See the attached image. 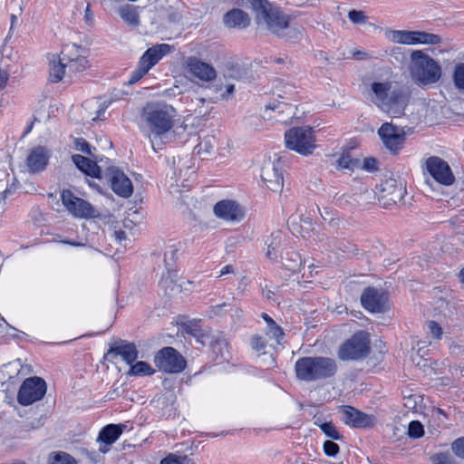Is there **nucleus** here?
Here are the masks:
<instances>
[{
	"instance_id": "64",
	"label": "nucleus",
	"mask_w": 464,
	"mask_h": 464,
	"mask_svg": "<svg viewBox=\"0 0 464 464\" xmlns=\"http://www.w3.org/2000/svg\"><path fill=\"white\" fill-rule=\"evenodd\" d=\"M203 144H204V146L206 147V150H207L208 152H210V150L208 149V141H207V140H206Z\"/></svg>"
},
{
	"instance_id": "23",
	"label": "nucleus",
	"mask_w": 464,
	"mask_h": 464,
	"mask_svg": "<svg viewBox=\"0 0 464 464\" xmlns=\"http://www.w3.org/2000/svg\"><path fill=\"white\" fill-rule=\"evenodd\" d=\"M110 353L121 356L122 360L128 364H132L135 362L139 355L136 345L133 343H129L126 341H121L115 343L111 348Z\"/></svg>"
},
{
	"instance_id": "53",
	"label": "nucleus",
	"mask_w": 464,
	"mask_h": 464,
	"mask_svg": "<svg viewBox=\"0 0 464 464\" xmlns=\"http://www.w3.org/2000/svg\"><path fill=\"white\" fill-rule=\"evenodd\" d=\"M139 63H140V65L145 66V68H147V70H149V71L153 66H155V63H154L152 58L150 57V52H148V50H146L143 53V54L141 55V57L140 58Z\"/></svg>"
},
{
	"instance_id": "18",
	"label": "nucleus",
	"mask_w": 464,
	"mask_h": 464,
	"mask_svg": "<svg viewBox=\"0 0 464 464\" xmlns=\"http://www.w3.org/2000/svg\"><path fill=\"white\" fill-rule=\"evenodd\" d=\"M408 103L409 95L403 90L392 89L381 110L391 117L398 118L404 114Z\"/></svg>"
},
{
	"instance_id": "13",
	"label": "nucleus",
	"mask_w": 464,
	"mask_h": 464,
	"mask_svg": "<svg viewBox=\"0 0 464 464\" xmlns=\"http://www.w3.org/2000/svg\"><path fill=\"white\" fill-rule=\"evenodd\" d=\"M84 49L77 44L66 46L61 53L67 65V76L83 72L88 67V60L82 54Z\"/></svg>"
},
{
	"instance_id": "6",
	"label": "nucleus",
	"mask_w": 464,
	"mask_h": 464,
	"mask_svg": "<svg viewBox=\"0 0 464 464\" xmlns=\"http://www.w3.org/2000/svg\"><path fill=\"white\" fill-rule=\"evenodd\" d=\"M370 352L369 334L363 331L355 333L338 350L342 361H357L365 358Z\"/></svg>"
},
{
	"instance_id": "56",
	"label": "nucleus",
	"mask_w": 464,
	"mask_h": 464,
	"mask_svg": "<svg viewBox=\"0 0 464 464\" xmlns=\"http://www.w3.org/2000/svg\"><path fill=\"white\" fill-rule=\"evenodd\" d=\"M9 73L7 71L0 68V92L5 87Z\"/></svg>"
},
{
	"instance_id": "63",
	"label": "nucleus",
	"mask_w": 464,
	"mask_h": 464,
	"mask_svg": "<svg viewBox=\"0 0 464 464\" xmlns=\"http://www.w3.org/2000/svg\"><path fill=\"white\" fill-rule=\"evenodd\" d=\"M364 54H365V53H360V52H359V53H355V54H354V56H355L356 58H360V59H361V58H362V56H363Z\"/></svg>"
},
{
	"instance_id": "32",
	"label": "nucleus",
	"mask_w": 464,
	"mask_h": 464,
	"mask_svg": "<svg viewBox=\"0 0 464 464\" xmlns=\"http://www.w3.org/2000/svg\"><path fill=\"white\" fill-rule=\"evenodd\" d=\"M266 109H270L277 114L275 115L274 118L278 121L286 122L295 115L294 107L290 104L284 102L279 103L278 105L274 107L267 106Z\"/></svg>"
},
{
	"instance_id": "10",
	"label": "nucleus",
	"mask_w": 464,
	"mask_h": 464,
	"mask_svg": "<svg viewBox=\"0 0 464 464\" xmlns=\"http://www.w3.org/2000/svg\"><path fill=\"white\" fill-rule=\"evenodd\" d=\"M46 383L40 377H29L25 379L17 394V401L23 406H28L40 401L46 392Z\"/></svg>"
},
{
	"instance_id": "50",
	"label": "nucleus",
	"mask_w": 464,
	"mask_h": 464,
	"mask_svg": "<svg viewBox=\"0 0 464 464\" xmlns=\"http://www.w3.org/2000/svg\"><path fill=\"white\" fill-rule=\"evenodd\" d=\"M74 148L76 150L84 154L92 155L90 144L82 138H77L74 140Z\"/></svg>"
},
{
	"instance_id": "49",
	"label": "nucleus",
	"mask_w": 464,
	"mask_h": 464,
	"mask_svg": "<svg viewBox=\"0 0 464 464\" xmlns=\"http://www.w3.org/2000/svg\"><path fill=\"white\" fill-rule=\"evenodd\" d=\"M324 452L328 457H335L337 453L339 452V446L332 441V440H326L324 442Z\"/></svg>"
},
{
	"instance_id": "14",
	"label": "nucleus",
	"mask_w": 464,
	"mask_h": 464,
	"mask_svg": "<svg viewBox=\"0 0 464 464\" xmlns=\"http://www.w3.org/2000/svg\"><path fill=\"white\" fill-rule=\"evenodd\" d=\"M213 212L218 218L229 223L239 222L245 216L243 207L232 199L218 201L213 207Z\"/></svg>"
},
{
	"instance_id": "55",
	"label": "nucleus",
	"mask_w": 464,
	"mask_h": 464,
	"mask_svg": "<svg viewBox=\"0 0 464 464\" xmlns=\"http://www.w3.org/2000/svg\"><path fill=\"white\" fill-rule=\"evenodd\" d=\"M87 457L88 459L93 462V463H97L99 461H101L102 459V453H100V451H95V450H89L87 451Z\"/></svg>"
},
{
	"instance_id": "1",
	"label": "nucleus",
	"mask_w": 464,
	"mask_h": 464,
	"mask_svg": "<svg viewBox=\"0 0 464 464\" xmlns=\"http://www.w3.org/2000/svg\"><path fill=\"white\" fill-rule=\"evenodd\" d=\"M176 113L174 107L165 102H149L143 108L141 117L150 130L152 146L158 140L163 141L172 130Z\"/></svg>"
},
{
	"instance_id": "35",
	"label": "nucleus",
	"mask_w": 464,
	"mask_h": 464,
	"mask_svg": "<svg viewBox=\"0 0 464 464\" xmlns=\"http://www.w3.org/2000/svg\"><path fill=\"white\" fill-rule=\"evenodd\" d=\"M179 247L175 244L166 246L164 250V264L166 269L169 272L173 270L178 259Z\"/></svg>"
},
{
	"instance_id": "20",
	"label": "nucleus",
	"mask_w": 464,
	"mask_h": 464,
	"mask_svg": "<svg viewBox=\"0 0 464 464\" xmlns=\"http://www.w3.org/2000/svg\"><path fill=\"white\" fill-rule=\"evenodd\" d=\"M126 424H108L104 426L98 434L96 441L99 443L100 453L106 454L110 451L111 445L117 441L124 430Z\"/></svg>"
},
{
	"instance_id": "25",
	"label": "nucleus",
	"mask_w": 464,
	"mask_h": 464,
	"mask_svg": "<svg viewBox=\"0 0 464 464\" xmlns=\"http://www.w3.org/2000/svg\"><path fill=\"white\" fill-rule=\"evenodd\" d=\"M392 91L390 82H374L371 84V101L381 109Z\"/></svg>"
},
{
	"instance_id": "47",
	"label": "nucleus",
	"mask_w": 464,
	"mask_h": 464,
	"mask_svg": "<svg viewBox=\"0 0 464 464\" xmlns=\"http://www.w3.org/2000/svg\"><path fill=\"white\" fill-rule=\"evenodd\" d=\"M451 450L457 457L464 459V437L455 440L451 444Z\"/></svg>"
},
{
	"instance_id": "37",
	"label": "nucleus",
	"mask_w": 464,
	"mask_h": 464,
	"mask_svg": "<svg viewBox=\"0 0 464 464\" xmlns=\"http://www.w3.org/2000/svg\"><path fill=\"white\" fill-rule=\"evenodd\" d=\"M281 234L279 232L273 233L270 238H267L266 245L267 246L266 256L275 259L277 256V250L280 244Z\"/></svg>"
},
{
	"instance_id": "51",
	"label": "nucleus",
	"mask_w": 464,
	"mask_h": 464,
	"mask_svg": "<svg viewBox=\"0 0 464 464\" xmlns=\"http://www.w3.org/2000/svg\"><path fill=\"white\" fill-rule=\"evenodd\" d=\"M427 328L435 339H440L442 334V329L435 321H429L427 323Z\"/></svg>"
},
{
	"instance_id": "21",
	"label": "nucleus",
	"mask_w": 464,
	"mask_h": 464,
	"mask_svg": "<svg viewBox=\"0 0 464 464\" xmlns=\"http://www.w3.org/2000/svg\"><path fill=\"white\" fill-rule=\"evenodd\" d=\"M51 155V150L44 146H37L30 150L25 160L28 172L35 174L44 171Z\"/></svg>"
},
{
	"instance_id": "12",
	"label": "nucleus",
	"mask_w": 464,
	"mask_h": 464,
	"mask_svg": "<svg viewBox=\"0 0 464 464\" xmlns=\"http://www.w3.org/2000/svg\"><path fill=\"white\" fill-rule=\"evenodd\" d=\"M384 147L392 153H398L404 145L406 137L403 129L391 122H384L377 131Z\"/></svg>"
},
{
	"instance_id": "11",
	"label": "nucleus",
	"mask_w": 464,
	"mask_h": 464,
	"mask_svg": "<svg viewBox=\"0 0 464 464\" xmlns=\"http://www.w3.org/2000/svg\"><path fill=\"white\" fill-rule=\"evenodd\" d=\"M284 162L281 158L267 160L261 170V178L266 188L274 192H281L284 187Z\"/></svg>"
},
{
	"instance_id": "2",
	"label": "nucleus",
	"mask_w": 464,
	"mask_h": 464,
	"mask_svg": "<svg viewBox=\"0 0 464 464\" xmlns=\"http://www.w3.org/2000/svg\"><path fill=\"white\" fill-rule=\"evenodd\" d=\"M336 362L330 357L307 356L299 358L295 363L297 379L314 382L331 378L337 372Z\"/></svg>"
},
{
	"instance_id": "15",
	"label": "nucleus",
	"mask_w": 464,
	"mask_h": 464,
	"mask_svg": "<svg viewBox=\"0 0 464 464\" xmlns=\"http://www.w3.org/2000/svg\"><path fill=\"white\" fill-rule=\"evenodd\" d=\"M339 412L342 414V420L355 429L371 428L375 423L373 415L364 413L349 405L341 406Z\"/></svg>"
},
{
	"instance_id": "48",
	"label": "nucleus",
	"mask_w": 464,
	"mask_h": 464,
	"mask_svg": "<svg viewBox=\"0 0 464 464\" xmlns=\"http://www.w3.org/2000/svg\"><path fill=\"white\" fill-rule=\"evenodd\" d=\"M225 77L233 78L237 80L240 79L242 77L240 68L237 65L227 63L226 66Z\"/></svg>"
},
{
	"instance_id": "39",
	"label": "nucleus",
	"mask_w": 464,
	"mask_h": 464,
	"mask_svg": "<svg viewBox=\"0 0 464 464\" xmlns=\"http://www.w3.org/2000/svg\"><path fill=\"white\" fill-rule=\"evenodd\" d=\"M452 78L455 87L464 92V63L456 64Z\"/></svg>"
},
{
	"instance_id": "28",
	"label": "nucleus",
	"mask_w": 464,
	"mask_h": 464,
	"mask_svg": "<svg viewBox=\"0 0 464 464\" xmlns=\"http://www.w3.org/2000/svg\"><path fill=\"white\" fill-rule=\"evenodd\" d=\"M72 160L75 166L83 173L93 178H100L101 169L96 162L80 154L72 155Z\"/></svg>"
},
{
	"instance_id": "29",
	"label": "nucleus",
	"mask_w": 464,
	"mask_h": 464,
	"mask_svg": "<svg viewBox=\"0 0 464 464\" xmlns=\"http://www.w3.org/2000/svg\"><path fill=\"white\" fill-rule=\"evenodd\" d=\"M261 317L266 324V334L276 341L277 344H281L282 340L284 339L285 333L281 326H279L272 317H270L267 314L262 313Z\"/></svg>"
},
{
	"instance_id": "38",
	"label": "nucleus",
	"mask_w": 464,
	"mask_h": 464,
	"mask_svg": "<svg viewBox=\"0 0 464 464\" xmlns=\"http://www.w3.org/2000/svg\"><path fill=\"white\" fill-rule=\"evenodd\" d=\"M314 424L319 426L322 431L332 440H339L342 439L341 434L337 430L336 427L332 422L320 423L318 420L314 421Z\"/></svg>"
},
{
	"instance_id": "46",
	"label": "nucleus",
	"mask_w": 464,
	"mask_h": 464,
	"mask_svg": "<svg viewBox=\"0 0 464 464\" xmlns=\"http://www.w3.org/2000/svg\"><path fill=\"white\" fill-rule=\"evenodd\" d=\"M349 20L355 24H365L367 21V16L362 11L358 10H351L348 13Z\"/></svg>"
},
{
	"instance_id": "36",
	"label": "nucleus",
	"mask_w": 464,
	"mask_h": 464,
	"mask_svg": "<svg viewBox=\"0 0 464 464\" xmlns=\"http://www.w3.org/2000/svg\"><path fill=\"white\" fill-rule=\"evenodd\" d=\"M47 464H78V462L67 452L53 451L50 453Z\"/></svg>"
},
{
	"instance_id": "41",
	"label": "nucleus",
	"mask_w": 464,
	"mask_h": 464,
	"mask_svg": "<svg viewBox=\"0 0 464 464\" xmlns=\"http://www.w3.org/2000/svg\"><path fill=\"white\" fill-rule=\"evenodd\" d=\"M251 348L256 352L266 353V348L267 346V342L265 337L255 334L250 339Z\"/></svg>"
},
{
	"instance_id": "31",
	"label": "nucleus",
	"mask_w": 464,
	"mask_h": 464,
	"mask_svg": "<svg viewBox=\"0 0 464 464\" xmlns=\"http://www.w3.org/2000/svg\"><path fill=\"white\" fill-rule=\"evenodd\" d=\"M121 18L130 26L136 27L140 24L138 7L132 5H125L119 8Z\"/></svg>"
},
{
	"instance_id": "34",
	"label": "nucleus",
	"mask_w": 464,
	"mask_h": 464,
	"mask_svg": "<svg viewBox=\"0 0 464 464\" xmlns=\"http://www.w3.org/2000/svg\"><path fill=\"white\" fill-rule=\"evenodd\" d=\"M130 365L128 372L130 376H150L155 373V370L146 362L139 361Z\"/></svg>"
},
{
	"instance_id": "62",
	"label": "nucleus",
	"mask_w": 464,
	"mask_h": 464,
	"mask_svg": "<svg viewBox=\"0 0 464 464\" xmlns=\"http://www.w3.org/2000/svg\"><path fill=\"white\" fill-rule=\"evenodd\" d=\"M435 411L438 414L445 416V412L443 410L437 408Z\"/></svg>"
},
{
	"instance_id": "8",
	"label": "nucleus",
	"mask_w": 464,
	"mask_h": 464,
	"mask_svg": "<svg viewBox=\"0 0 464 464\" xmlns=\"http://www.w3.org/2000/svg\"><path fill=\"white\" fill-rule=\"evenodd\" d=\"M386 37L392 43L416 45L430 44L436 45L441 43L440 35L427 33L424 31H408V30H388L385 33Z\"/></svg>"
},
{
	"instance_id": "3",
	"label": "nucleus",
	"mask_w": 464,
	"mask_h": 464,
	"mask_svg": "<svg viewBox=\"0 0 464 464\" xmlns=\"http://www.w3.org/2000/svg\"><path fill=\"white\" fill-rule=\"evenodd\" d=\"M409 70L412 80L420 86L435 84L442 76L439 62L421 50L411 52Z\"/></svg>"
},
{
	"instance_id": "7",
	"label": "nucleus",
	"mask_w": 464,
	"mask_h": 464,
	"mask_svg": "<svg viewBox=\"0 0 464 464\" xmlns=\"http://www.w3.org/2000/svg\"><path fill=\"white\" fill-rule=\"evenodd\" d=\"M61 201L68 213L78 219H92L98 218L100 212L89 201L75 196L70 189L61 192Z\"/></svg>"
},
{
	"instance_id": "44",
	"label": "nucleus",
	"mask_w": 464,
	"mask_h": 464,
	"mask_svg": "<svg viewBox=\"0 0 464 464\" xmlns=\"http://www.w3.org/2000/svg\"><path fill=\"white\" fill-rule=\"evenodd\" d=\"M355 165V160L349 153L343 152L337 160V166L341 169H352Z\"/></svg>"
},
{
	"instance_id": "57",
	"label": "nucleus",
	"mask_w": 464,
	"mask_h": 464,
	"mask_svg": "<svg viewBox=\"0 0 464 464\" xmlns=\"http://www.w3.org/2000/svg\"><path fill=\"white\" fill-rule=\"evenodd\" d=\"M226 90L225 92L221 94V97L223 99H226L227 100L234 92H235V85L234 84H227L225 86Z\"/></svg>"
},
{
	"instance_id": "33",
	"label": "nucleus",
	"mask_w": 464,
	"mask_h": 464,
	"mask_svg": "<svg viewBox=\"0 0 464 464\" xmlns=\"http://www.w3.org/2000/svg\"><path fill=\"white\" fill-rule=\"evenodd\" d=\"M147 50L150 52V57L156 65L164 56L169 54L174 50V47L168 44H159Z\"/></svg>"
},
{
	"instance_id": "58",
	"label": "nucleus",
	"mask_w": 464,
	"mask_h": 464,
	"mask_svg": "<svg viewBox=\"0 0 464 464\" xmlns=\"http://www.w3.org/2000/svg\"><path fill=\"white\" fill-rule=\"evenodd\" d=\"M234 273V267L233 266L231 265H227L225 266H223L220 270V273L218 275V276H225V275H227V274H232Z\"/></svg>"
},
{
	"instance_id": "9",
	"label": "nucleus",
	"mask_w": 464,
	"mask_h": 464,
	"mask_svg": "<svg viewBox=\"0 0 464 464\" xmlns=\"http://www.w3.org/2000/svg\"><path fill=\"white\" fill-rule=\"evenodd\" d=\"M153 361L159 371L165 373L181 372L187 364L184 357L170 346L158 351L154 355Z\"/></svg>"
},
{
	"instance_id": "59",
	"label": "nucleus",
	"mask_w": 464,
	"mask_h": 464,
	"mask_svg": "<svg viewBox=\"0 0 464 464\" xmlns=\"http://www.w3.org/2000/svg\"><path fill=\"white\" fill-rule=\"evenodd\" d=\"M115 237L119 242H121L126 238V234L121 230L115 231Z\"/></svg>"
},
{
	"instance_id": "16",
	"label": "nucleus",
	"mask_w": 464,
	"mask_h": 464,
	"mask_svg": "<svg viewBox=\"0 0 464 464\" xmlns=\"http://www.w3.org/2000/svg\"><path fill=\"white\" fill-rule=\"evenodd\" d=\"M426 169L430 176L440 184L450 186L455 180L449 164L439 157L433 156L427 159Z\"/></svg>"
},
{
	"instance_id": "4",
	"label": "nucleus",
	"mask_w": 464,
	"mask_h": 464,
	"mask_svg": "<svg viewBox=\"0 0 464 464\" xmlns=\"http://www.w3.org/2000/svg\"><path fill=\"white\" fill-rule=\"evenodd\" d=\"M252 9L258 23H264L274 34L288 27V19L279 10L273 8L267 0H251Z\"/></svg>"
},
{
	"instance_id": "45",
	"label": "nucleus",
	"mask_w": 464,
	"mask_h": 464,
	"mask_svg": "<svg viewBox=\"0 0 464 464\" xmlns=\"http://www.w3.org/2000/svg\"><path fill=\"white\" fill-rule=\"evenodd\" d=\"M432 464H457L449 453H438L431 458Z\"/></svg>"
},
{
	"instance_id": "22",
	"label": "nucleus",
	"mask_w": 464,
	"mask_h": 464,
	"mask_svg": "<svg viewBox=\"0 0 464 464\" xmlns=\"http://www.w3.org/2000/svg\"><path fill=\"white\" fill-rule=\"evenodd\" d=\"M387 297L384 293L373 287H367L361 295L363 308L372 313L382 312L385 308Z\"/></svg>"
},
{
	"instance_id": "26",
	"label": "nucleus",
	"mask_w": 464,
	"mask_h": 464,
	"mask_svg": "<svg viewBox=\"0 0 464 464\" xmlns=\"http://www.w3.org/2000/svg\"><path fill=\"white\" fill-rule=\"evenodd\" d=\"M380 190L383 193V198L389 197V199L394 203L403 198L405 188L402 184L398 183L394 179H388L380 185Z\"/></svg>"
},
{
	"instance_id": "24",
	"label": "nucleus",
	"mask_w": 464,
	"mask_h": 464,
	"mask_svg": "<svg viewBox=\"0 0 464 464\" xmlns=\"http://www.w3.org/2000/svg\"><path fill=\"white\" fill-rule=\"evenodd\" d=\"M67 75V65L63 55L52 54L49 57V79L52 82H59Z\"/></svg>"
},
{
	"instance_id": "60",
	"label": "nucleus",
	"mask_w": 464,
	"mask_h": 464,
	"mask_svg": "<svg viewBox=\"0 0 464 464\" xmlns=\"http://www.w3.org/2000/svg\"><path fill=\"white\" fill-rule=\"evenodd\" d=\"M63 244H67V245H70V246H83L82 244L81 243H77L75 241H71V240H63L62 241Z\"/></svg>"
},
{
	"instance_id": "17",
	"label": "nucleus",
	"mask_w": 464,
	"mask_h": 464,
	"mask_svg": "<svg viewBox=\"0 0 464 464\" xmlns=\"http://www.w3.org/2000/svg\"><path fill=\"white\" fill-rule=\"evenodd\" d=\"M185 65L188 72L201 82H210L217 78L216 69L196 56L188 57Z\"/></svg>"
},
{
	"instance_id": "5",
	"label": "nucleus",
	"mask_w": 464,
	"mask_h": 464,
	"mask_svg": "<svg viewBox=\"0 0 464 464\" xmlns=\"http://www.w3.org/2000/svg\"><path fill=\"white\" fill-rule=\"evenodd\" d=\"M315 136L311 127H294L285 133V142L287 149L303 156L313 154L315 145Z\"/></svg>"
},
{
	"instance_id": "27",
	"label": "nucleus",
	"mask_w": 464,
	"mask_h": 464,
	"mask_svg": "<svg viewBox=\"0 0 464 464\" xmlns=\"http://www.w3.org/2000/svg\"><path fill=\"white\" fill-rule=\"evenodd\" d=\"M224 23L229 28H246L249 23L250 18L248 14L237 8L232 9L224 15Z\"/></svg>"
},
{
	"instance_id": "30",
	"label": "nucleus",
	"mask_w": 464,
	"mask_h": 464,
	"mask_svg": "<svg viewBox=\"0 0 464 464\" xmlns=\"http://www.w3.org/2000/svg\"><path fill=\"white\" fill-rule=\"evenodd\" d=\"M227 342L225 339H218L211 343V353L217 363L227 362L230 358Z\"/></svg>"
},
{
	"instance_id": "52",
	"label": "nucleus",
	"mask_w": 464,
	"mask_h": 464,
	"mask_svg": "<svg viewBox=\"0 0 464 464\" xmlns=\"http://www.w3.org/2000/svg\"><path fill=\"white\" fill-rule=\"evenodd\" d=\"M186 459V456L181 457L175 454H169L167 457L160 460V464H182L183 460Z\"/></svg>"
},
{
	"instance_id": "19",
	"label": "nucleus",
	"mask_w": 464,
	"mask_h": 464,
	"mask_svg": "<svg viewBox=\"0 0 464 464\" xmlns=\"http://www.w3.org/2000/svg\"><path fill=\"white\" fill-rule=\"evenodd\" d=\"M107 176L111 188L115 194L124 198H128L132 195V182L123 171L118 168L111 167L107 169Z\"/></svg>"
},
{
	"instance_id": "43",
	"label": "nucleus",
	"mask_w": 464,
	"mask_h": 464,
	"mask_svg": "<svg viewBox=\"0 0 464 464\" xmlns=\"http://www.w3.org/2000/svg\"><path fill=\"white\" fill-rule=\"evenodd\" d=\"M290 264L285 263L284 265L286 266L288 270L293 272L299 271L301 266H303V261L300 256L296 253H292L291 257L286 259Z\"/></svg>"
},
{
	"instance_id": "61",
	"label": "nucleus",
	"mask_w": 464,
	"mask_h": 464,
	"mask_svg": "<svg viewBox=\"0 0 464 464\" xmlns=\"http://www.w3.org/2000/svg\"><path fill=\"white\" fill-rule=\"evenodd\" d=\"M459 277L460 281L464 282V267L459 271Z\"/></svg>"
},
{
	"instance_id": "40",
	"label": "nucleus",
	"mask_w": 464,
	"mask_h": 464,
	"mask_svg": "<svg viewBox=\"0 0 464 464\" xmlns=\"http://www.w3.org/2000/svg\"><path fill=\"white\" fill-rule=\"evenodd\" d=\"M408 435L413 439L421 438L424 435L423 425L418 420H412L409 423Z\"/></svg>"
},
{
	"instance_id": "42",
	"label": "nucleus",
	"mask_w": 464,
	"mask_h": 464,
	"mask_svg": "<svg viewBox=\"0 0 464 464\" xmlns=\"http://www.w3.org/2000/svg\"><path fill=\"white\" fill-rule=\"evenodd\" d=\"M150 71L145 66L138 64V67L131 72L130 76L128 80L129 85L137 83L141 78H143Z\"/></svg>"
},
{
	"instance_id": "54",
	"label": "nucleus",
	"mask_w": 464,
	"mask_h": 464,
	"mask_svg": "<svg viewBox=\"0 0 464 464\" xmlns=\"http://www.w3.org/2000/svg\"><path fill=\"white\" fill-rule=\"evenodd\" d=\"M84 22L89 25L92 26L94 24V14L91 10L90 5L88 4L84 12Z\"/></svg>"
}]
</instances>
